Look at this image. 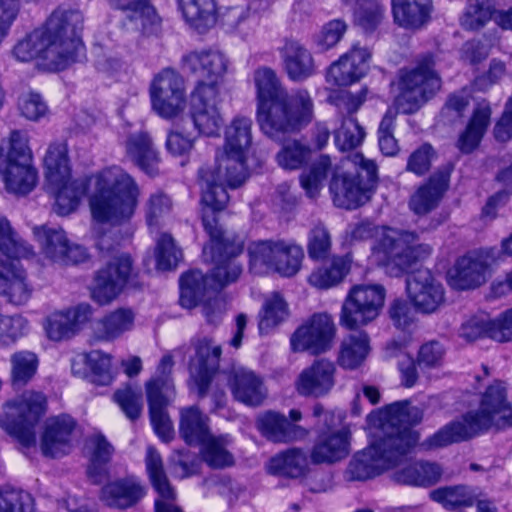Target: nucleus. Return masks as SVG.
I'll return each instance as SVG.
<instances>
[{"label": "nucleus", "mask_w": 512, "mask_h": 512, "mask_svg": "<svg viewBox=\"0 0 512 512\" xmlns=\"http://www.w3.org/2000/svg\"><path fill=\"white\" fill-rule=\"evenodd\" d=\"M512 426V406L507 402L504 382L496 380L482 393V432Z\"/></svg>", "instance_id": "nucleus-23"}, {"label": "nucleus", "mask_w": 512, "mask_h": 512, "mask_svg": "<svg viewBox=\"0 0 512 512\" xmlns=\"http://www.w3.org/2000/svg\"><path fill=\"white\" fill-rule=\"evenodd\" d=\"M11 378L15 385H25L35 375L38 368V358L35 353L21 350L10 357Z\"/></svg>", "instance_id": "nucleus-55"}, {"label": "nucleus", "mask_w": 512, "mask_h": 512, "mask_svg": "<svg viewBox=\"0 0 512 512\" xmlns=\"http://www.w3.org/2000/svg\"><path fill=\"white\" fill-rule=\"evenodd\" d=\"M434 501L446 509L472 506L477 494L475 489L466 485H455L438 488L431 493Z\"/></svg>", "instance_id": "nucleus-51"}, {"label": "nucleus", "mask_w": 512, "mask_h": 512, "mask_svg": "<svg viewBox=\"0 0 512 512\" xmlns=\"http://www.w3.org/2000/svg\"><path fill=\"white\" fill-rule=\"evenodd\" d=\"M116 8L126 12L127 17L144 31L151 30L160 22L155 9L145 0H110Z\"/></svg>", "instance_id": "nucleus-49"}, {"label": "nucleus", "mask_w": 512, "mask_h": 512, "mask_svg": "<svg viewBox=\"0 0 512 512\" xmlns=\"http://www.w3.org/2000/svg\"><path fill=\"white\" fill-rule=\"evenodd\" d=\"M183 63L185 69L202 78L198 84H216L222 89L221 79L228 66V60L222 52L212 49L194 51L184 57Z\"/></svg>", "instance_id": "nucleus-26"}, {"label": "nucleus", "mask_w": 512, "mask_h": 512, "mask_svg": "<svg viewBox=\"0 0 512 512\" xmlns=\"http://www.w3.org/2000/svg\"><path fill=\"white\" fill-rule=\"evenodd\" d=\"M146 493V487L137 477L127 476L104 485L100 499L109 507L127 509L140 502Z\"/></svg>", "instance_id": "nucleus-28"}, {"label": "nucleus", "mask_w": 512, "mask_h": 512, "mask_svg": "<svg viewBox=\"0 0 512 512\" xmlns=\"http://www.w3.org/2000/svg\"><path fill=\"white\" fill-rule=\"evenodd\" d=\"M229 386L233 397L247 406H259L267 397L263 379L246 367L237 366L232 369Z\"/></svg>", "instance_id": "nucleus-29"}, {"label": "nucleus", "mask_w": 512, "mask_h": 512, "mask_svg": "<svg viewBox=\"0 0 512 512\" xmlns=\"http://www.w3.org/2000/svg\"><path fill=\"white\" fill-rule=\"evenodd\" d=\"M33 498L23 490L10 489L0 493V512H33Z\"/></svg>", "instance_id": "nucleus-64"}, {"label": "nucleus", "mask_w": 512, "mask_h": 512, "mask_svg": "<svg viewBox=\"0 0 512 512\" xmlns=\"http://www.w3.org/2000/svg\"><path fill=\"white\" fill-rule=\"evenodd\" d=\"M347 5L356 4L355 23L365 31H374L385 17L386 7L383 0H342Z\"/></svg>", "instance_id": "nucleus-47"}, {"label": "nucleus", "mask_w": 512, "mask_h": 512, "mask_svg": "<svg viewBox=\"0 0 512 512\" xmlns=\"http://www.w3.org/2000/svg\"><path fill=\"white\" fill-rule=\"evenodd\" d=\"M185 21L199 32H205L217 22L216 0H178Z\"/></svg>", "instance_id": "nucleus-42"}, {"label": "nucleus", "mask_w": 512, "mask_h": 512, "mask_svg": "<svg viewBox=\"0 0 512 512\" xmlns=\"http://www.w3.org/2000/svg\"><path fill=\"white\" fill-rule=\"evenodd\" d=\"M336 367L327 359L315 360L303 369L295 381V389L302 396L322 397L335 385Z\"/></svg>", "instance_id": "nucleus-24"}, {"label": "nucleus", "mask_w": 512, "mask_h": 512, "mask_svg": "<svg viewBox=\"0 0 512 512\" xmlns=\"http://www.w3.org/2000/svg\"><path fill=\"white\" fill-rule=\"evenodd\" d=\"M366 96V88H362L356 93L347 90H339L329 95V101L337 108L339 114L342 115L341 118L353 117L352 115L356 113L365 102Z\"/></svg>", "instance_id": "nucleus-61"}, {"label": "nucleus", "mask_w": 512, "mask_h": 512, "mask_svg": "<svg viewBox=\"0 0 512 512\" xmlns=\"http://www.w3.org/2000/svg\"><path fill=\"white\" fill-rule=\"evenodd\" d=\"M34 235L42 246L45 256L60 264H77L84 262L87 251L80 245H70L65 232L46 226L35 227Z\"/></svg>", "instance_id": "nucleus-21"}, {"label": "nucleus", "mask_w": 512, "mask_h": 512, "mask_svg": "<svg viewBox=\"0 0 512 512\" xmlns=\"http://www.w3.org/2000/svg\"><path fill=\"white\" fill-rule=\"evenodd\" d=\"M223 89L216 84H197L191 95L190 114L195 128L206 136L218 135L223 124L220 103Z\"/></svg>", "instance_id": "nucleus-16"}, {"label": "nucleus", "mask_w": 512, "mask_h": 512, "mask_svg": "<svg viewBox=\"0 0 512 512\" xmlns=\"http://www.w3.org/2000/svg\"><path fill=\"white\" fill-rule=\"evenodd\" d=\"M267 7V0H251L247 8H228L222 15V24L227 32L247 39L256 32L260 20L259 13Z\"/></svg>", "instance_id": "nucleus-31"}, {"label": "nucleus", "mask_w": 512, "mask_h": 512, "mask_svg": "<svg viewBox=\"0 0 512 512\" xmlns=\"http://www.w3.org/2000/svg\"><path fill=\"white\" fill-rule=\"evenodd\" d=\"M82 29V13L60 6L42 26L17 40L11 55L21 63L35 61L38 67L47 71L64 70L83 55Z\"/></svg>", "instance_id": "nucleus-3"}, {"label": "nucleus", "mask_w": 512, "mask_h": 512, "mask_svg": "<svg viewBox=\"0 0 512 512\" xmlns=\"http://www.w3.org/2000/svg\"><path fill=\"white\" fill-rule=\"evenodd\" d=\"M440 78L427 60L416 68L402 71L400 74V92L396 98L399 111L410 114L419 109L427 98L440 89Z\"/></svg>", "instance_id": "nucleus-13"}, {"label": "nucleus", "mask_w": 512, "mask_h": 512, "mask_svg": "<svg viewBox=\"0 0 512 512\" xmlns=\"http://www.w3.org/2000/svg\"><path fill=\"white\" fill-rule=\"evenodd\" d=\"M343 167L352 165L356 172L340 173L333 169L331 159L322 155L310 167L309 171L301 174L300 183L306 194L316 197L330 173L333 172L330 191L334 204L346 209H355L366 203L372 194L377 177V166L373 160L366 159L360 153L349 155L343 162Z\"/></svg>", "instance_id": "nucleus-7"}, {"label": "nucleus", "mask_w": 512, "mask_h": 512, "mask_svg": "<svg viewBox=\"0 0 512 512\" xmlns=\"http://www.w3.org/2000/svg\"><path fill=\"white\" fill-rule=\"evenodd\" d=\"M340 127L334 132L335 145L346 151L360 145L365 137L363 128L354 117L340 118Z\"/></svg>", "instance_id": "nucleus-56"}, {"label": "nucleus", "mask_w": 512, "mask_h": 512, "mask_svg": "<svg viewBox=\"0 0 512 512\" xmlns=\"http://www.w3.org/2000/svg\"><path fill=\"white\" fill-rule=\"evenodd\" d=\"M309 464L306 451L293 447L271 457L265 467L271 475L300 478L308 473Z\"/></svg>", "instance_id": "nucleus-40"}, {"label": "nucleus", "mask_w": 512, "mask_h": 512, "mask_svg": "<svg viewBox=\"0 0 512 512\" xmlns=\"http://www.w3.org/2000/svg\"><path fill=\"white\" fill-rule=\"evenodd\" d=\"M385 296V289L380 284L352 286L342 304L341 325L354 329L375 320L384 306Z\"/></svg>", "instance_id": "nucleus-12"}, {"label": "nucleus", "mask_w": 512, "mask_h": 512, "mask_svg": "<svg viewBox=\"0 0 512 512\" xmlns=\"http://www.w3.org/2000/svg\"><path fill=\"white\" fill-rule=\"evenodd\" d=\"M45 410L46 397L43 393L25 391L5 404L0 426L24 448H35V427Z\"/></svg>", "instance_id": "nucleus-10"}, {"label": "nucleus", "mask_w": 512, "mask_h": 512, "mask_svg": "<svg viewBox=\"0 0 512 512\" xmlns=\"http://www.w3.org/2000/svg\"><path fill=\"white\" fill-rule=\"evenodd\" d=\"M351 434L347 427L327 428L321 431L311 451L315 464H333L345 459L350 453Z\"/></svg>", "instance_id": "nucleus-25"}, {"label": "nucleus", "mask_w": 512, "mask_h": 512, "mask_svg": "<svg viewBox=\"0 0 512 512\" xmlns=\"http://www.w3.org/2000/svg\"><path fill=\"white\" fill-rule=\"evenodd\" d=\"M334 337L335 325L331 316L317 313L297 328L290 338V344L295 352L320 354L332 347Z\"/></svg>", "instance_id": "nucleus-17"}, {"label": "nucleus", "mask_w": 512, "mask_h": 512, "mask_svg": "<svg viewBox=\"0 0 512 512\" xmlns=\"http://www.w3.org/2000/svg\"><path fill=\"white\" fill-rule=\"evenodd\" d=\"M479 429V412H468L461 420L445 425L431 437L426 439L423 445L428 449L442 448L474 437L478 433Z\"/></svg>", "instance_id": "nucleus-32"}, {"label": "nucleus", "mask_w": 512, "mask_h": 512, "mask_svg": "<svg viewBox=\"0 0 512 512\" xmlns=\"http://www.w3.org/2000/svg\"><path fill=\"white\" fill-rule=\"evenodd\" d=\"M150 99L152 109L161 118L177 117L186 106L183 78L173 69L161 70L150 84Z\"/></svg>", "instance_id": "nucleus-15"}, {"label": "nucleus", "mask_w": 512, "mask_h": 512, "mask_svg": "<svg viewBox=\"0 0 512 512\" xmlns=\"http://www.w3.org/2000/svg\"><path fill=\"white\" fill-rule=\"evenodd\" d=\"M480 274V255L476 252L459 258L448 271V284L456 290L476 287Z\"/></svg>", "instance_id": "nucleus-45"}, {"label": "nucleus", "mask_w": 512, "mask_h": 512, "mask_svg": "<svg viewBox=\"0 0 512 512\" xmlns=\"http://www.w3.org/2000/svg\"><path fill=\"white\" fill-rule=\"evenodd\" d=\"M163 385L166 387V392L160 395L155 389V382H147L146 393L154 431L162 441L168 442L173 437V426L165 408L173 397H171L169 383L166 381Z\"/></svg>", "instance_id": "nucleus-35"}, {"label": "nucleus", "mask_w": 512, "mask_h": 512, "mask_svg": "<svg viewBox=\"0 0 512 512\" xmlns=\"http://www.w3.org/2000/svg\"><path fill=\"white\" fill-rule=\"evenodd\" d=\"M122 412L130 420L137 419L143 408L142 390L140 387L127 385L118 389L113 396Z\"/></svg>", "instance_id": "nucleus-59"}, {"label": "nucleus", "mask_w": 512, "mask_h": 512, "mask_svg": "<svg viewBox=\"0 0 512 512\" xmlns=\"http://www.w3.org/2000/svg\"><path fill=\"white\" fill-rule=\"evenodd\" d=\"M257 94V121L264 134L281 140L300 130L313 118V100L307 90L292 93L282 87L274 70L260 67L254 72Z\"/></svg>", "instance_id": "nucleus-5"}, {"label": "nucleus", "mask_w": 512, "mask_h": 512, "mask_svg": "<svg viewBox=\"0 0 512 512\" xmlns=\"http://www.w3.org/2000/svg\"><path fill=\"white\" fill-rule=\"evenodd\" d=\"M257 426L268 440L275 443L301 441L309 435L308 429L290 423L283 414L274 411L261 414Z\"/></svg>", "instance_id": "nucleus-33"}, {"label": "nucleus", "mask_w": 512, "mask_h": 512, "mask_svg": "<svg viewBox=\"0 0 512 512\" xmlns=\"http://www.w3.org/2000/svg\"><path fill=\"white\" fill-rule=\"evenodd\" d=\"M346 30L347 25L343 20H331L323 25L321 30L313 36V43L319 51H327L340 42Z\"/></svg>", "instance_id": "nucleus-63"}, {"label": "nucleus", "mask_w": 512, "mask_h": 512, "mask_svg": "<svg viewBox=\"0 0 512 512\" xmlns=\"http://www.w3.org/2000/svg\"><path fill=\"white\" fill-rule=\"evenodd\" d=\"M228 436H211L201 446L204 461L213 468H224L234 463L232 454L227 450Z\"/></svg>", "instance_id": "nucleus-54"}, {"label": "nucleus", "mask_w": 512, "mask_h": 512, "mask_svg": "<svg viewBox=\"0 0 512 512\" xmlns=\"http://www.w3.org/2000/svg\"><path fill=\"white\" fill-rule=\"evenodd\" d=\"M44 176L55 199L59 215L74 212L85 194L93 218V233L100 251L114 249L110 231L103 226L128 222L138 206L140 188L134 178L119 166H111L86 179H74L68 159L67 145L51 144L44 157Z\"/></svg>", "instance_id": "nucleus-1"}, {"label": "nucleus", "mask_w": 512, "mask_h": 512, "mask_svg": "<svg viewBox=\"0 0 512 512\" xmlns=\"http://www.w3.org/2000/svg\"><path fill=\"white\" fill-rule=\"evenodd\" d=\"M172 210V201L161 191L152 193L144 206L146 222L150 229L158 228Z\"/></svg>", "instance_id": "nucleus-57"}, {"label": "nucleus", "mask_w": 512, "mask_h": 512, "mask_svg": "<svg viewBox=\"0 0 512 512\" xmlns=\"http://www.w3.org/2000/svg\"><path fill=\"white\" fill-rule=\"evenodd\" d=\"M203 206L202 222L210 236L209 244L203 249V256L215 266L208 276L193 270L181 277L180 304L187 309L197 306L210 291L217 292L235 282L242 273V266L236 260V256L243 250L242 242L226 236L218 226L215 214L218 210Z\"/></svg>", "instance_id": "nucleus-4"}, {"label": "nucleus", "mask_w": 512, "mask_h": 512, "mask_svg": "<svg viewBox=\"0 0 512 512\" xmlns=\"http://www.w3.org/2000/svg\"><path fill=\"white\" fill-rule=\"evenodd\" d=\"M132 260L127 254H115L100 269L92 285V297L99 304H107L124 289L132 276Z\"/></svg>", "instance_id": "nucleus-18"}, {"label": "nucleus", "mask_w": 512, "mask_h": 512, "mask_svg": "<svg viewBox=\"0 0 512 512\" xmlns=\"http://www.w3.org/2000/svg\"><path fill=\"white\" fill-rule=\"evenodd\" d=\"M250 269L256 274L269 271L291 277L298 273L304 258L301 246L284 240H258L248 246Z\"/></svg>", "instance_id": "nucleus-11"}, {"label": "nucleus", "mask_w": 512, "mask_h": 512, "mask_svg": "<svg viewBox=\"0 0 512 512\" xmlns=\"http://www.w3.org/2000/svg\"><path fill=\"white\" fill-rule=\"evenodd\" d=\"M75 421L69 415L50 417L45 423L41 437V452L46 457L56 458L66 455L71 448Z\"/></svg>", "instance_id": "nucleus-27"}, {"label": "nucleus", "mask_w": 512, "mask_h": 512, "mask_svg": "<svg viewBox=\"0 0 512 512\" xmlns=\"http://www.w3.org/2000/svg\"><path fill=\"white\" fill-rule=\"evenodd\" d=\"M371 53L365 47L354 45L333 62L326 72V82L334 86H349L365 76Z\"/></svg>", "instance_id": "nucleus-22"}, {"label": "nucleus", "mask_w": 512, "mask_h": 512, "mask_svg": "<svg viewBox=\"0 0 512 512\" xmlns=\"http://www.w3.org/2000/svg\"><path fill=\"white\" fill-rule=\"evenodd\" d=\"M135 319L136 314L133 309L117 308L94 323V335L101 341H113L131 331L134 328Z\"/></svg>", "instance_id": "nucleus-39"}, {"label": "nucleus", "mask_w": 512, "mask_h": 512, "mask_svg": "<svg viewBox=\"0 0 512 512\" xmlns=\"http://www.w3.org/2000/svg\"><path fill=\"white\" fill-rule=\"evenodd\" d=\"M375 232L380 238L373 248L372 260L382 266L390 276L398 277L404 274L413 264L427 259L432 253V247L420 242L416 233L386 227L379 230L370 222L349 225L346 238L353 243L368 239Z\"/></svg>", "instance_id": "nucleus-8"}, {"label": "nucleus", "mask_w": 512, "mask_h": 512, "mask_svg": "<svg viewBox=\"0 0 512 512\" xmlns=\"http://www.w3.org/2000/svg\"><path fill=\"white\" fill-rule=\"evenodd\" d=\"M348 256H334L312 271L308 282L317 289H330L339 285L350 270Z\"/></svg>", "instance_id": "nucleus-44"}, {"label": "nucleus", "mask_w": 512, "mask_h": 512, "mask_svg": "<svg viewBox=\"0 0 512 512\" xmlns=\"http://www.w3.org/2000/svg\"><path fill=\"white\" fill-rule=\"evenodd\" d=\"M289 308L285 299L279 293H272L264 300L259 319V330L268 333L273 328L287 320Z\"/></svg>", "instance_id": "nucleus-50"}, {"label": "nucleus", "mask_w": 512, "mask_h": 512, "mask_svg": "<svg viewBox=\"0 0 512 512\" xmlns=\"http://www.w3.org/2000/svg\"><path fill=\"white\" fill-rule=\"evenodd\" d=\"M251 119L235 117L225 129V143L216 153L213 166L199 171L202 204L223 210L229 195L226 188H237L247 178L246 160L252 143Z\"/></svg>", "instance_id": "nucleus-6"}, {"label": "nucleus", "mask_w": 512, "mask_h": 512, "mask_svg": "<svg viewBox=\"0 0 512 512\" xmlns=\"http://www.w3.org/2000/svg\"><path fill=\"white\" fill-rule=\"evenodd\" d=\"M0 178L9 193L26 195L35 188L38 175L27 131L14 129L0 141Z\"/></svg>", "instance_id": "nucleus-9"}, {"label": "nucleus", "mask_w": 512, "mask_h": 512, "mask_svg": "<svg viewBox=\"0 0 512 512\" xmlns=\"http://www.w3.org/2000/svg\"><path fill=\"white\" fill-rule=\"evenodd\" d=\"M155 256L157 268L166 271L176 268L181 260L182 253L175 245L173 238L164 233L156 240Z\"/></svg>", "instance_id": "nucleus-60"}, {"label": "nucleus", "mask_w": 512, "mask_h": 512, "mask_svg": "<svg viewBox=\"0 0 512 512\" xmlns=\"http://www.w3.org/2000/svg\"><path fill=\"white\" fill-rule=\"evenodd\" d=\"M408 297L414 307L422 313L437 311L445 301L443 285L428 269H419L406 281Z\"/></svg>", "instance_id": "nucleus-19"}, {"label": "nucleus", "mask_w": 512, "mask_h": 512, "mask_svg": "<svg viewBox=\"0 0 512 512\" xmlns=\"http://www.w3.org/2000/svg\"><path fill=\"white\" fill-rule=\"evenodd\" d=\"M470 107L472 116L457 141V147L462 153H471L480 143V104L468 90H462L448 97L439 114L443 124H453L463 117Z\"/></svg>", "instance_id": "nucleus-14"}, {"label": "nucleus", "mask_w": 512, "mask_h": 512, "mask_svg": "<svg viewBox=\"0 0 512 512\" xmlns=\"http://www.w3.org/2000/svg\"><path fill=\"white\" fill-rule=\"evenodd\" d=\"M370 351L368 335L357 331L347 336L341 344L339 363L347 369L360 366Z\"/></svg>", "instance_id": "nucleus-46"}, {"label": "nucleus", "mask_w": 512, "mask_h": 512, "mask_svg": "<svg viewBox=\"0 0 512 512\" xmlns=\"http://www.w3.org/2000/svg\"><path fill=\"white\" fill-rule=\"evenodd\" d=\"M90 444L93 453L88 467V476L94 483H100L108 474L107 463L113 455L114 448L100 433L90 437Z\"/></svg>", "instance_id": "nucleus-48"}, {"label": "nucleus", "mask_w": 512, "mask_h": 512, "mask_svg": "<svg viewBox=\"0 0 512 512\" xmlns=\"http://www.w3.org/2000/svg\"><path fill=\"white\" fill-rule=\"evenodd\" d=\"M14 260L0 259V293L11 303L21 305L29 300L31 289L25 282L23 269Z\"/></svg>", "instance_id": "nucleus-38"}, {"label": "nucleus", "mask_w": 512, "mask_h": 512, "mask_svg": "<svg viewBox=\"0 0 512 512\" xmlns=\"http://www.w3.org/2000/svg\"><path fill=\"white\" fill-rule=\"evenodd\" d=\"M28 330V321L23 316L0 314V347L15 343L26 335Z\"/></svg>", "instance_id": "nucleus-62"}, {"label": "nucleus", "mask_w": 512, "mask_h": 512, "mask_svg": "<svg viewBox=\"0 0 512 512\" xmlns=\"http://www.w3.org/2000/svg\"><path fill=\"white\" fill-rule=\"evenodd\" d=\"M449 178L447 171L434 173L411 195L410 209L417 215H424L435 209L448 188Z\"/></svg>", "instance_id": "nucleus-34"}, {"label": "nucleus", "mask_w": 512, "mask_h": 512, "mask_svg": "<svg viewBox=\"0 0 512 512\" xmlns=\"http://www.w3.org/2000/svg\"><path fill=\"white\" fill-rule=\"evenodd\" d=\"M145 462L151 484L158 495L163 499L173 498L174 489L164 472L162 458L154 447L147 448Z\"/></svg>", "instance_id": "nucleus-52"}, {"label": "nucleus", "mask_w": 512, "mask_h": 512, "mask_svg": "<svg viewBox=\"0 0 512 512\" xmlns=\"http://www.w3.org/2000/svg\"><path fill=\"white\" fill-rule=\"evenodd\" d=\"M179 433L189 445L201 446L212 436L208 418L194 406L181 409Z\"/></svg>", "instance_id": "nucleus-43"}, {"label": "nucleus", "mask_w": 512, "mask_h": 512, "mask_svg": "<svg viewBox=\"0 0 512 512\" xmlns=\"http://www.w3.org/2000/svg\"><path fill=\"white\" fill-rule=\"evenodd\" d=\"M195 357L190 363V388L199 396L205 395L211 379L219 367L222 353L220 345L203 338L196 345Z\"/></svg>", "instance_id": "nucleus-20"}, {"label": "nucleus", "mask_w": 512, "mask_h": 512, "mask_svg": "<svg viewBox=\"0 0 512 512\" xmlns=\"http://www.w3.org/2000/svg\"><path fill=\"white\" fill-rule=\"evenodd\" d=\"M423 417L420 408L408 401H399L367 416L370 445L350 460L346 476L351 480L372 478L397 464L401 454L418 441L412 426Z\"/></svg>", "instance_id": "nucleus-2"}, {"label": "nucleus", "mask_w": 512, "mask_h": 512, "mask_svg": "<svg viewBox=\"0 0 512 512\" xmlns=\"http://www.w3.org/2000/svg\"><path fill=\"white\" fill-rule=\"evenodd\" d=\"M125 147L127 156L146 174L154 176L159 172V153L146 132L131 134L125 142Z\"/></svg>", "instance_id": "nucleus-36"}, {"label": "nucleus", "mask_w": 512, "mask_h": 512, "mask_svg": "<svg viewBox=\"0 0 512 512\" xmlns=\"http://www.w3.org/2000/svg\"><path fill=\"white\" fill-rule=\"evenodd\" d=\"M73 374L88 378L97 385H109L115 378L112 357L100 350L77 355L71 364Z\"/></svg>", "instance_id": "nucleus-30"}, {"label": "nucleus", "mask_w": 512, "mask_h": 512, "mask_svg": "<svg viewBox=\"0 0 512 512\" xmlns=\"http://www.w3.org/2000/svg\"><path fill=\"white\" fill-rule=\"evenodd\" d=\"M310 156L309 148L297 140L286 142L277 153L276 160L280 167L286 170H296L307 162Z\"/></svg>", "instance_id": "nucleus-58"}, {"label": "nucleus", "mask_w": 512, "mask_h": 512, "mask_svg": "<svg viewBox=\"0 0 512 512\" xmlns=\"http://www.w3.org/2000/svg\"><path fill=\"white\" fill-rule=\"evenodd\" d=\"M394 21L402 28L416 30L431 17L432 0H391Z\"/></svg>", "instance_id": "nucleus-37"}, {"label": "nucleus", "mask_w": 512, "mask_h": 512, "mask_svg": "<svg viewBox=\"0 0 512 512\" xmlns=\"http://www.w3.org/2000/svg\"><path fill=\"white\" fill-rule=\"evenodd\" d=\"M32 254L31 247L15 237L7 219L0 217V257H5L4 262L28 258Z\"/></svg>", "instance_id": "nucleus-53"}, {"label": "nucleus", "mask_w": 512, "mask_h": 512, "mask_svg": "<svg viewBox=\"0 0 512 512\" xmlns=\"http://www.w3.org/2000/svg\"><path fill=\"white\" fill-rule=\"evenodd\" d=\"M281 55L285 71L291 80L303 81L315 73L314 59L300 43H286Z\"/></svg>", "instance_id": "nucleus-41"}]
</instances>
